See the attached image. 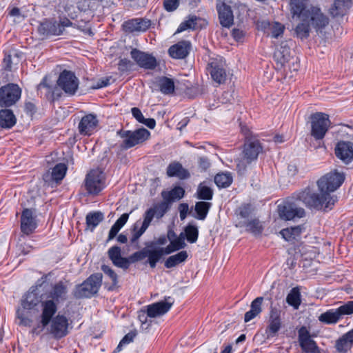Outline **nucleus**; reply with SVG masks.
Masks as SVG:
<instances>
[{
	"mask_svg": "<svg viewBox=\"0 0 353 353\" xmlns=\"http://www.w3.org/2000/svg\"><path fill=\"white\" fill-rule=\"evenodd\" d=\"M166 174L169 177H177L181 180L187 179L190 176L189 171L178 161H173L168 165Z\"/></svg>",
	"mask_w": 353,
	"mask_h": 353,
	"instance_id": "obj_28",
	"label": "nucleus"
},
{
	"mask_svg": "<svg viewBox=\"0 0 353 353\" xmlns=\"http://www.w3.org/2000/svg\"><path fill=\"white\" fill-rule=\"evenodd\" d=\"M84 185L88 194L97 195L105 187V175L103 170H91L85 176Z\"/></svg>",
	"mask_w": 353,
	"mask_h": 353,
	"instance_id": "obj_9",
	"label": "nucleus"
},
{
	"mask_svg": "<svg viewBox=\"0 0 353 353\" xmlns=\"http://www.w3.org/2000/svg\"><path fill=\"white\" fill-rule=\"evenodd\" d=\"M263 298L260 296L256 298L252 303L250 305V310L252 312H254L257 315L261 312V305L263 302Z\"/></svg>",
	"mask_w": 353,
	"mask_h": 353,
	"instance_id": "obj_52",
	"label": "nucleus"
},
{
	"mask_svg": "<svg viewBox=\"0 0 353 353\" xmlns=\"http://www.w3.org/2000/svg\"><path fill=\"white\" fill-rule=\"evenodd\" d=\"M341 319L339 310L330 309L319 316V321L327 325L335 324Z\"/></svg>",
	"mask_w": 353,
	"mask_h": 353,
	"instance_id": "obj_36",
	"label": "nucleus"
},
{
	"mask_svg": "<svg viewBox=\"0 0 353 353\" xmlns=\"http://www.w3.org/2000/svg\"><path fill=\"white\" fill-rule=\"evenodd\" d=\"M172 305V303L163 301L149 305L147 308V315L152 318L162 316L170 310Z\"/></svg>",
	"mask_w": 353,
	"mask_h": 353,
	"instance_id": "obj_29",
	"label": "nucleus"
},
{
	"mask_svg": "<svg viewBox=\"0 0 353 353\" xmlns=\"http://www.w3.org/2000/svg\"><path fill=\"white\" fill-rule=\"evenodd\" d=\"M199 19V18L195 15L188 16L186 20L181 23L176 32L179 33L188 30H195Z\"/></svg>",
	"mask_w": 353,
	"mask_h": 353,
	"instance_id": "obj_45",
	"label": "nucleus"
},
{
	"mask_svg": "<svg viewBox=\"0 0 353 353\" xmlns=\"http://www.w3.org/2000/svg\"><path fill=\"white\" fill-rule=\"evenodd\" d=\"M341 319L343 316L353 314V301H349L338 308Z\"/></svg>",
	"mask_w": 353,
	"mask_h": 353,
	"instance_id": "obj_51",
	"label": "nucleus"
},
{
	"mask_svg": "<svg viewBox=\"0 0 353 353\" xmlns=\"http://www.w3.org/2000/svg\"><path fill=\"white\" fill-rule=\"evenodd\" d=\"M57 83L66 94L72 96L77 91L79 81L73 72L64 70L59 74Z\"/></svg>",
	"mask_w": 353,
	"mask_h": 353,
	"instance_id": "obj_12",
	"label": "nucleus"
},
{
	"mask_svg": "<svg viewBox=\"0 0 353 353\" xmlns=\"http://www.w3.org/2000/svg\"><path fill=\"white\" fill-rule=\"evenodd\" d=\"M108 254L109 259L115 266L124 270L128 269L131 263L141 261L147 257L146 248L135 252L128 258L121 256V250L117 245L111 247L108 250Z\"/></svg>",
	"mask_w": 353,
	"mask_h": 353,
	"instance_id": "obj_6",
	"label": "nucleus"
},
{
	"mask_svg": "<svg viewBox=\"0 0 353 353\" xmlns=\"http://www.w3.org/2000/svg\"><path fill=\"white\" fill-rule=\"evenodd\" d=\"M104 216L101 212L88 213L86 215V229L94 231L95 228L103 220Z\"/></svg>",
	"mask_w": 353,
	"mask_h": 353,
	"instance_id": "obj_37",
	"label": "nucleus"
},
{
	"mask_svg": "<svg viewBox=\"0 0 353 353\" xmlns=\"http://www.w3.org/2000/svg\"><path fill=\"white\" fill-rule=\"evenodd\" d=\"M150 20L137 18L124 22L123 24V28L125 32L130 33L135 32H145L150 28Z\"/></svg>",
	"mask_w": 353,
	"mask_h": 353,
	"instance_id": "obj_24",
	"label": "nucleus"
},
{
	"mask_svg": "<svg viewBox=\"0 0 353 353\" xmlns=\"http://www.w3.org/2000/svg\"><path fill=\"white\" fill-rule=\"evenodd\" d=\"M120 230H121V228H119V226H117V225L114 223L113 225L111 227L110 230L109 232L107 241H110L112 239H113L116 236V235L117 234V233L119 232V231Z\"/></svg>",
	"mask_w": 353,
	"mask_h": 353,
	"instance_id": "obj_61",
	"label": "nucleus"
},
{
	"mask_svg": "<svg viewBox=\"0 0 353 353\" xmlns=\"http://www.w3.org/2000/svg\"><path fill=\"white\" fill-rule=\"evenodd\" d=\"M216 10L221 25L225 28L231 27L234 23V15L231 7L223 1H218Z\"/></svg>",
	"mask_w": 353,
	"mask_h": 353,
	"instance_id": "obj_19",
	"label": "nucleus"
},
{
	"mask_svg": "<svg viewBox=\"0 0 353 353\" xmlns=\"http://www.w3.org/2000/svg\"><path fill=\"white\" fill-rule=\"evenodd\" d=\"M135 336V334L133 332H129L121 340V343L124 345L131 343Z\"/></svg>",
	"mask_w": 353,
	"mask_h": 353,
	"instance_id": "obj_64",
	"label": "nucleus"
},
{
	"mask_svg": "<svg viewBox=\"0 0 353 353\" xmlns=\"http://www.w3.org/2000/svg\"><path fill=\"white\" fill-rule=\"evenodd\" d=\"M159 90L164 94H171L174 92V83L172 79L161 77L157 80Z\"/></svg>",
	"mask_w": 353,
	"mask_h": 353,
	"instance_id": "obj_39",
	"label": "nucleus"
},
{
	"mask_svg": "<svg viewBox=\"0 0 353 353\" xmlns=\"http://www.w3.org/2000/svg\"><path fill=\"white\" fill-rule=\"evenodd\" d=\"M131 112L132 116L137 119L138 122L141 123V121H143L144 117L139 108H132L131 109Z\"/></svg>",
	"mask_w": 353,
	"mask_h": 353,
	"instance_id": "obj_60",
	"label": "nucleus"
},
{
	"mask_svg": "<svg viewBox=\"0 0 353 353\" xmlns=\"http://www.w3.org/2000/svg\"><path fill=\"white\" fill-rule=\"evenodd\" d=\"M212 203L208 201H198L195 203L194 210L196 213V218L199 220H204L212 207Z\"/></svg>",
	"mask_w": 353,
	"mask_h": 353,
	"instance_id": "obj_42",
	"label": "nucleus"
},
{
	"mask_svg": "<svg viewBox=\"0 0 353 353\" xmlns=\"http://www.w3.org/2000/svg\"><path fill=\"white\" fill-rule=\"evenodd\" d=\"M258 28L263 30L268 36L277 39L283 34L285 26L281 23L261 21L257 23Z\"/></svg>",
	"mask_w": 353,
	"mask_h": 353,
	"instance_id": "obj_20",
	"label": "nucleus"
},
{
	"mask_svg": "<svg viewBox=\"0 0 353 353\" xmlns=\"http://www.w3.org/2000/svg\"><path fill=\"white\" fill-rule=\"evenodd\" d=\"M295 32L301 39L307 38L310 33L309 22L303 21V22L299 23L296 27Z\"/></svg>",
	"mask_w": 353,
	"mask_h": 353,
	"instance_id": "obj_48",
	"label": "nucleus"
},
{
	"mask_svg": "<svg viewBox=\"0 0 353 353\" xmlns=\"http://www.w3.org/2000/svg\"><path fill=\"white\" fill-rule=\"evenodd\" d=\"M214 195L213 190L205 182L200 183L197 187L195 196L199 200L210 201Z\"/></svg>",
	"mask_w": 353,
	"mask_h": 353,
	"instance_id": "obj_38",
	"label": "nucleus"
},
{
	"mask_svg": "<svg viewBox=\"0 0 353 353\" xmlns=\"http://www.w3.org/2000/svg\"><path fill=\"white\" fill-rule=\"evenodd\" d=\"M57 310L56 303L45 301L42 303L41 323L43 327L50 324L49 332L56 339H60L69 333V319L63 314H55Z\"/></svg>",
	"mask_w": 353,
	"mask_h": 353,
	"instance_id": "obj_3",
	"label": "nucleus"
},
{
	"mask_svg": "<svg viewBox=\"0 0 353 353\" xmlns=\"http://www.w3.org/2000/svg\"><path fill=\"white\" fill-rule=\"evenodd\" d=\"M39 31L46 35H60L62 27L57 21H46L41 24Z\"/></svg>",
	"mask_w": 353,
	"mask_h": 353,
	"instance_id": "obj_34",
	"label": "nucleus"
},
{
	"mask_svg": "<svg viewBox=\"0 0 353 353\" xmlns=\"http://www.w3.org/2000/svg\"><path fill=\"white\" fill-rule=\"evenodd\" d=\"M16 123V117L11 110L2 109L0 110V127L1 128L10 129Z\"/></svg>",
	"mask_w": 353,
	"mask_h": 353,
	"instance_id": "obj_32",
	"label": "nucleus"
},
{
	"mask_svg": "<svg viewBox=\"0 0 353 353\" xmlns=\"http://www.w3.org/2000/svg\"><path fill=\"white\" fill-rule=\"evenodd\" d=\"M119 70L121 72L130 70L133 63L128 59H122L119 62Z\"/></svg>",
	"mask_w": 353,
	"mask_h": 353,
	"instance_id": "obj_55",
	"label": "nucleus"
},
{
	"mask_svg": "<svg viewBox=\"0 0 353 353\" xmlns=\"http://www.w3.org/2000/svg\"><path fill=\"white\" fill-rule=\"evenodd\" d=\"M43 88H46L47 89V92L48 93H52V94L54 96V88L49 85L47 82V77H44L42 80V81L37 86V89L39 90L43 89Z\"/></svg>",
	"mask_w": 353,
	"mask_h": 353,
	"instance_id": "obj_56",
	"label": "nucleus"
},
{
	"mask_svg": "<svg viewBox=\"0 0 353 353\" xmlns=\"http://www.w3.org/2000/svg\"><path fill=\"white\" fill-rule=\"evenodd\" d=\"M161 195L165 201L154 204L144 212L143 215V221L139 228H138L137 223L133 226V233L130 239V243L132 245H134L136 248H139V239L148 228L153 219H161L169 209L168 202L182 199L185 195V190L181 186H176L170 191L162 192Z\"/></svg>",
	"mask_w": 353,
	"mask_h": 353,
	"instance_id": "obj_2",
	"label": "nucleus"
},
{
	"mask_svg": "<svg viewBox=\"0 0 353 353\" xmlns=\"http://www.w3.org/2000/svg\"><path fill=\"white\" fill-rule=\"evenodd\" d=\"M188 258V253L186 251H181L177 254L169 256L165 261V267L167 268H172L178 264L184 262Z\"/></svg>",
	"mask_w": 353,
	"mask_h": 353,
	"instance_id": "obj_43",
	"label": "nucleus"
},
{
	"mask_svg": "<svg viewBox=\"0 0 353 353\" xmlns=\"http://www.w3.org/2000/svg\"><path fill=\"white\" fill-rule=\"evenodd\" d=\"M352 6V0H334L330 9V14L333 17H342L346 14Z\"/></svg>",
	"mask_w": 353,
	"mask_h": 353,
	"instance_id": "obj_31",
	"label": "nucleus"
},
{
	"mask_svg": "<svg viewBox=\"0 0 353 353\" xmlns=\"http://www.w3.org/2000/svg\"><path fill=\"white\" fill-rule=\"evenodd\" d=\"M250 214V207L249 205L241 206L239 209V214L241 218L246 219Z\"/></svg>",
	"mask_w": 353,
	"mask_h": 353,
	"instance_id": "obj_59",
	"label": "nucleus"
},
{
	"mask_svg": "<svg viewBox=\"0 0 353 353\" xmlns=\"http://www.w3.org/2000/svg\"><path fill=\"white\" fill-rule=\"evenodd\" d=\"M307 0H290V10L293 17L296 16L303 21L307 17L310 6Z\"/></svg>",
	"mask_w": 353,
	"mask_h": 353,
	"instance_id": "obj_27",
	"label": "nucleus"
},
{
	"mask_svg": "<svg viewBox=\"0 0 353 353\" xmlns=\"http://www.w3.org/2000/svg\"><path fill=\"white\" fill-rule=\"evenodd\" d=\"M91 0H78L77 8L81 12H86L90 10Z\"/></svg>",
	"mask_w": 353,
	"mask_h": 353,
	"instance_id": "obj_57",
	"label": "nucleus"
},
{
	"mask_svg": "<svg viewBox=\"0 0 353 353\" xmlns=\"http://www.w3.org/2000/svg\"><path fill=\"white\" fill-rule=\"evenodd\" d=\"M198 165L201 172H206L210 168L211 163L208 157H201L198 159Z\"/></svg>",
	"mask_w": 353,
	"mask_h": 353,
	"instance_id": "obj_54",
	"label": "nucleus"
},
{
	"mask_svg": "<svg viewBox=\"0 0 353 353\" xmlns=\"http://www.w3.org/2000/svg\"><path fill=\"white\" fill-rule=\"evenodd\" d=\"M207 70L214 81L218 84L224 83L227 79L226 64L221 56L211 57L209 59Z\"/></svg>",
	"mask_w": 353,
	"mask_h": 353,
	"instance_id": "obj_11",
	"label": "nucleus"
},
{
	"mask_svg": "<svg viewBox=\"0 0 353 353\" xmlns=\"http://www.w3.org/2000/svg\"><path fill=\"white\" fill-rule=\"evenodd\" d=\"M189 210V206L187 203H181L179 206V211L180 214V218L183 220L186 218L188 212Z\"/></svg>",
	"mask_w": 353,
	"mask_h": 353,
	"instance_id": "obj_58",
	"label": "nucleus"
},
{
	"mask_svg": "<svg viewBox=\"0 0 353 353\" xmlns=\"http://www.w3.org/2000/svg\"><path fill=\"white\" fill-rule=\"evenodd\" d=\"M303 228L298 225L283 229L280 234L282 237L287 241H292L299 238L302 233Z\"/></svg>",
	"mask_w": 353,
	"mask_h": 353,
	"instance_id": "obj_40",
	"label": "nucleus"
},
{
	"mask_svg": "<svg viewBox=\"0 0 353 353\" xmlns=\"http://www.w3.org/2000/svg\"><path fill=\"white\" fill-rule=\"evenodd\" d=\"M66 171L67 167L64 163H58L52 168L51 172H46L43 175V179L46 183H59L64 178Z\"/></svg>",
	"mask_w": 353,
	"mask_h": 353,
	"instance_id": "obj_26",
	"label": "nucleus"
},
{
	"mask_svg": "<svg viewBox=\"0 0 353 353\" xmlns=\"http://www.w3.org/2000/svg\"><path fill=\"white\" fill-rule=\"evenodd\" d=\"M170 242V244L165 248H150V247L154 244V242H151L150 245L146 247L148 263L150 268H154L157 263L161 259L164 254H170L184 248L186 245L183 232L180 234L179 236Z\"/></svg>",
	"mask_w": 353,
	"mask_h": 353,
	"instance_id": "obj_5",
	"label": "nucleus"
},
{
	"mask_svg": "<svg viewBox=\"0 0 353 353\" xmlns=\"http://www.w3.org/2000/svg\"><path fill=\"white\" fill-rule=\"evenodd\" d=\"M180 0H164L163 7L168 12H173L179 6Z\"/></svg>",
	"mask_w": 353,
	"mask_h": 353,
	"instance_id": "obj_53",
	"label": "nucleus"
},
{
	"mask_svg": "<svg viewBox=\"0 0 353 353\" xmlns=\"http://www.w3.org/2000/svg\"><path fill=\"white\" fill-rule=\"evenodd\" d=\"M345 174L336 170L327 173L317 181L319 193L312 192L309 189L301 192L299 195V200L307 206L317 210H331L337 201L331 192L337 190L344 182Z\"/></svg>",
	"mask_w": 353,
	"mask_h": 353,
	"instance_id": "obj_1",
	"label": "nucleus"
},
{
	"mask_svg": "<svg viewBox=\"0 0 353 353\" xmlns=\"http://www.w3.org/2000/svg\"><path fill=\"white\" fill-rule=\"evenodd\" d=\"M37 227L33 212L30 209H24L21 216V230L25 234H32Z\"/></svg>",
	"mask_w": 353,
	"mask_h": 353,
	"instance_id": "obj_22",
	"label": "nucleus"
},
{
	"mask_svg": "<svg viewBox=\"0 0 353 353\" xmlns=\"http://www.w3.org/2000/svg\"><path fill=\"white\" fill-rule=\"evenodd\" d=\"M279 213L281 218L285 220H292L295 217L301 218L305 215V210L302 208H292L290 205L279 206Z\"/></svg>",
	"mask_w": 353,
	"mask_h": 353,
	"instance_id": "obj_30",
	"label": "nucleus"
},
{
	"mask_svg": "<svg viewBox=\"0 0 353 353\" xmlns=\"http://www.w3.org/2000/svg\"><path fill=\"white\" fill-rule=\"evenodd\" d=\"M21 90L18 85L8 83L0 88V106L10 107L21 97Z\"/></svg>",
	"mask_w": 353,
	"mask_h": 353,
	"instance_id": "obj_13",
	"label": "nucleus"
},
{
	"mask_svg": "<svg viewBox=\"0 0 353 353\" xmlns=\"http://www.w3.org/2000/svg\"><path fill=\"white\" fill-rule=\"evenodd\" d=\"M262 150L263 147L258 139L246 137L243 154L247 163H250L252 161L256 160Z\"/></svg>",
	"mask_w": 353,
	"mask_h": 353,
	"instance_id": "obj_17",
	"label": "nucleus"
},
{
	"mask_svg": "<svg viewBox=\"0 0 353 353\" xmlns=\"http://www.w3.org/2000/svg\"><path fill=\"white\" fill-rule=\"evenodd\" d=\"M236 226L240 228L245 227L247 232L252 233L254 236L261 235L263 230L262 224L257 219H254L249 221H239Z\"/></svg>",
	"mask_w": 353,
	"mask_h": 353,
	"instance_id": "obj_33",
	"label": "nucleus"
},
{
	"mask_svg": "<svg viewBox=\"0 0 353 353\" xmlns=\"http://www.w3.org/2000/svg\"><path fill=\"white\" fill-rule=\"evenodd\" d=\"M99 123L97 117L94 114L83 116L78 125L79 132L81 135H91L97 129Z\"/></svg>",
	"mask_w": 353,
	"mask_h": 353,
	"instance_id": "obj_21",
	"label": "nucleus"
},
{
	"mask_svg": "<svg viewBox=\"0 0 353 353\" xmlns=\"http://www.w3.org/2000/svg\"><path fill=\"white\" fill-rule=\"evenodd\" d=\"M232 176L230 172L218 173L214 176V183L219 188H228L232 183Z\"/></svg>",
	"mask_w": 353,
	"mask_h": 353,
	"instance_id": "obj_44",
	"label": "nucleus"
},
{
	"mask_svg": "<svg viewBox=\"0 0 353 353\" xmlns=\"http://www.w3.org/2000/svg\"><path fill=\"white\" fill-rule=\"evenodd\" d=\"M336 157L345 164L353 161V143L347 141H339L334 148Z\"/></svg>",
	"mask_w": 353,
	"mask_h": 353,
	"instance_id": "obj_18",
	"label": "nucleus"
},
{
	"mask_svg": "<svg viewBox=\"0 0 353 353\" xmlns=\"http://www.w3.org/2000/svg\"><path fill=\"white\" fill-rule=\"evenodd\" d=\"M67 293V282L60 281L52 286V288L48 293V297L52 299L50 301H53L54 303H59L66 299Z\"/></svg>",
	"mask_w": 353,
	"mask_h": 353,
	"instance_id": "obj_25",
	"label": "nucleus"
},
{
	"mask_svg": "<svg viewBox=\"0 0 353 353\" xmlns=\"http://www.w3.org/2000/svg\"><path fill=\"white\" fill-rule=\"evenodd\" d=\"M184 232V236L186 238L189 243H194L197 241L199 236V230L196 225L188 224L185 227Z\"/></svg>",
	"mask_w": 353,
	"mask_h": 353,
	"instance_id": "obj_46",
	"label": "nucleus"
},
{
	"mask_svg": "<svg viewBox=\"0 0 353 353\" xmlns=\"http://www.w3.org/2000/svg\"><path fill=\"white\" fill-rule=\"evenodd\" d=\"M192 45L189 41H181L171 46L168 49L170 56L176 59H185L190 53Z\"/></svg>",
	"mask_w": 353,
	"mask_h": 353,
	"instance_id": "obj_23",
	"label": "nucleus"
},
{
	"mask_svg": "<svg viewBox=\"0 0 353 353\" xmlns=\"http://www.w3.org/2000/svg\"><path fill=\"white\" fill-rule=\"evenodd\" d=\"M130 57L140 68L145 70H154L158 65L157 60L152 54L137 48H132Z\"/></svg>",
	"mask_w": 353,
	"mask_h": 353,
	"instance_id": "obj_14",
	"label": "nucleus"
},
{
	"mask_svg": "<svg viewBox=\"0 0 353 353\" xmlns=\"http://www.w3.org/2000/svg\"><path fill=\"white\" fill-rule=\"evenodd\" d=\"M288 304L294 307V310L299 309L301 303V296L299 289L296 287L293 288L286 297Z\"/></svg>",
	"mask_w": 353,
	"mask_h": 353,
	"instance_id": "obj_41",
	"label": "nucleus"
},
{
	"mask_svg": "<svg viewBox=\"0 0 353 353\" xmlns=\"http://www.w3.org/2000/svg\"><path fill=\"white\" fill-rule=\"evenodd\" d=\"M43 302L42 295L39 294L37 288L32 287L23 296L21 301V308L19 307L16 312L17 317L19 320V325L30 327L32 320L28 315L29 310L34 309L39 303L42 305Z\"/></svg>",
	"mask_w": 353,
	"mask_h": 353,
	"instance_id": "obj_4",
	"label": "nucleus"
},
{
	"mask_svg": "<svg viewBox=\"0 0 353 353\" xmlns=\"http://www.w3.org/2000/svg\"><path fill=\"white\" fill-rule=\"evenodd\" d=\"M128 218L129 214L124 213L114 223L121 229L128 221Z\"/></svg>",
	"mask_w": 353,
	"mask_h": 353,
	"instance_id": "obj_62",
	"label": "nucleus"
},
{
	"mask_svg": "<svg viewBox=\"0 0 353 353\" xmlns=\"http://www.w3.org/2000/svg\"><path fill=\"white\" fill-rule=\"evenodd\" d=\"M102 274L95 273L91 274L82 283L77 285L72 292L76 299L90 298L96 294L102 283Z\"/></svg>",
	"mask_w": 353,
	"mask_h": 353,
	"instance_id": "obj_7",
	"label": "nucleus"
},
{
	"mask_svg": "<svg viewBox=\"0 0 353 353\" xmlns=\"http://www.w3.org/2000/svg\"><path fill=\"white\" fill-rule=\"evenodd\" d=\"M281 327V320H269V325L266 329L268 336H274Z\"/></svg>",
	"mask_w": 353,
	"mask_h": 353,
	"instance_id": "obj_49",
	"label": "nucleus"
},
{
	"mask_svg": "<svg viewBox=\"0 0 353 353\" xmlns=\"http://www.w3.org/2000/svg\"><path fill=\"white\" fill-rule=\"evenodd\" d=\"M270 320H281V311L275 307H272L270 314Z\"/></svg>",
	"mask_w": 353,
	"mask_h": 353,
	"instance_id": "obj_63",
	"label": "nucleus"
},
{
	"mask_svg": "<svg viewBox=\"0 0 353 353\" xmlns=\"http://www.w3.org/2000/svg\"><path fill=\"white\" fill-rule=\"evenodd\" d=\"M298 341L303 352L321 353V350L311 338L310 331L305 326L301 327L298 330Z\"/></svg>",
	"mask_w": 353,
	"mask_h": 353,
	"instance_id": "obj_15",
	"label": "nucleus"
},
{
	"mask_svg": "<svg viewBox=\"0 0 353 353\" xmlns=\"http://www.w3.org/2000/svg\"><path fill=\"white\" fill-rule=\"evenodd\" d=\"M352 347V345L341 336L336 342V349L340 353H346Z\"/></svg>",
	"mask_w": 353,
	"mask_h": 353,
	"instance_id": "obj_50",
	"label": "nucleus"
},
{
	"mask_svg": "<svg viewBox=\"0 0 353 353\" xmlns=\"http://www.w3.org/2000/svg\"><path fill=\"white\" fill-rule=\"evenodd\" d=\"M311 135L316 139H322L327 132L330 121L329 116L323 112H316L310 117Z\"/></svg>",
	"mask_w": 353,
	"mask_h": 353,
	"instance_id": "obj_10",
	"label": "nucleus"
},
{
	"mask_svg": "<svg viewBox=\"0 0 353 353\" xmlns=\"http://www.w3.org/2000/svg\"><path fill=\"white\" fill-rule=\"evenodd\" d=\"M283 50H277L274 54V59L281 67L283 66L290 57V50L286 47H282Z\"/></svg>",
	"mask_w": 353,
	"mask_h": 353,
	"instance_id": "obj_47",
	"label": "nucleus"
},
{
	"mask_svg": "<svg viewBox=\"0 0 353 353\" xmlns=\"http://www.w3.org/2000/svg\"><path fill=\"white\" fill-rule=\"evenodd\" d=\"M117 134L123 139L121 148L128 150L148 140L150 132L145 128H141L135 130H120L117 131Z\"/></svg>",
	"mask_w": 353,
	"mask_h": 353,
	"instance_id": "obj_8",
	"label": "nucleus"
},
{
	"mask_svg": "<svg viewBox=\"0 0 353 353\" xmlns=\"http://www.w3.org/2000/svg\"><path fill=\"white\" fill-rule=\"evenodd\" d=\"M101 270L112 281V283L110 284L105 283H104L105 288L108 291H114V290H117L119 288V285H118L119 281H118V276L116 274V272L110 266H108L107 265H102Z\"/></svg>",
	"mask_w": 353,
	"mask_h": 353,
	"instance_id": "obj_35",
	"label": "nucleus"
},
{
	"mask_svg": "<svg viewBox=\"0 0 353 353\" xmlns=\"http://www.w3.org/2000/svg\"><path fill=\"white\" fill-rule=\"evenodd\" d=\"M310 23L316 30L324 28L328 23V18L321 12L319 8L310 6L307 17L303 20Z\"/></svg>",
	"mask_w": 353,
	"mask_h": 353,
	"instance_id": "obj_16",
	"label": "nucleus"
}]
</instances>
